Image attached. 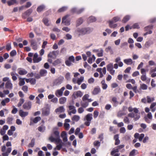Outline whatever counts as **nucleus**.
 I'll return each mask as SVG.
<instances>
[{"instance_id": "1", "label": "nucleus", "mask_w": 156, "mask_h": 156, "mask_svg": "<svg viewBox=\"0 0 156 156\" xmlns=\"http://www.w3.org/2000/svg\"><path fill=\"white\" fill-rule=\"evenodd\" d=\"M59 134L60 132L57 130V128H54L49 137V140L51 142H61V140L60 138Z\"/></svg>"}, {"instance_id": "2", "label": "nucleus", "mask_w": 156, "mask_h": 156, "mask_svg": "<svg viewBox=\"0 0 156 156\" xmlns=\"http://www.w3.org/2000/svg\"><path fill=\"white\" fill-rule=\"evenodd\" d=\"M128 111L130 112L133 111L134 112H131L128 114V116L131 118H133L135 121H136L139 119L140 117V113L138 109L136 108H133L130 106L128 108Z\"/></svg>"}, {"instance_id": "3", "label": "nucleus", "mask_w": 156, "mask_h": 156, "mask_svg": "<svg viewBox=\"0 0 156 156\" xmlns=\"http://www.w3.org/2000/svg\"><path fill=\"white\" fill-rule=\"evenodd\" d=\"M92 31V30L90 28H78L75 30V32L80 35L89 34Z\"/></svg>"}, {"instance_id": "4", "label": "nucleus", "mask_w": 156, "mask_h": 156, "mask_svg": "<svg viewBox=\"0 0 156 156\" xmlns=\"http://www.w3.org/2000/svg\"><path fill=\"white\" fill-rule=\"evenodd\" d=\"M2 151L3 152L2 155L3 156H8L9 154L11 152L12 150V148L11 147H8L6 149V146L5 145L2 147Z\"/></svg>"}, {"instance_id": "5", "label": "nucleus", "mask_w": 156, "mask_h": 156, "mask_svg": "<svg viewBox=\"0 0 156 156\" xmlns=\"http://www.w3.org/2000/svg\"><path fill=\"white\" fill-rule=\"evenodd\" d=\"M69 16V15H67L64 16L62 18V23L66 26H69L70 24L71 21V19Z\"/></svg>"}, {"instance_id": "6", "label": "nucleus", "mask_w": 156, "mask_h": 156, "mask_svg": "<svg viewBox=\"0 0 156 156\" xmlns=\"http://www.w3.org/2000/svg\"><path fill=\"white\" fill-rule=\"evenodd\" d=\"M64 78L62 76H60L55 79L53 82V84L54 86H57L61 84L63 82Z\"/></svg>"}, {"instance_id": "7", "label": "nucleus", "mask_w": 156, "mask_h": 156, "mask_svg": "<svg viewBox=\"0 0 156 156\" xmlns=\"http://www.w3.org/2000/svg\"><path fill=\"white\" fill-rule=\"evenodd\" d=\"M65 87H63L60 89L57 90L55 93V95L58 97L62 96L63 95V92L65 90Z\"/></svg>"}, {"instance_id": "8", "label": "nucleus", "mask_w": 156, "mask_h": 156, "mask_svg": "<svg viewBox=\"0 0 156 156\" xmlns=\"http://www.w3.org/2000/svg\"><path fill=\"white\" fill-rule=\"evenodd\" d=\"M74 61V58L73 56H70L68 60L65 61V64L66 65L68 66H70L72 64V62Z\"/></svg>"}, {"instance_id": "9", "label": "nucleus", "mask_w": 156, "mask_h": 156, "mask_svg": "<svg viewBox=\"0 0 156 156\" xmlns=\"http://www.w3.org/2000/svg\"><path fill=\"white\" fill-rule=\"evenodd\" d=\"M144 119L146 122L150 123L152 120L153 117L151 112H149L147 115L144 117Z\"/></svg>"}, {"instance_id": "10", "label": "nucleus", "mask_w": 156, "mask_h": 156, "mask_svg": "<svg viewBox=\"0 0 156 156\" xmlns=\"http://www.w3.org/2000/svg\"><path fill=\"white\" fill-rule=\"evenodd\" d=\"M42 60V57H38V55L37 53H35L34 55L33 61L34 63H38Z\"/></svg>"}, {"instance_id": "11", "label": "nucleus", "mask_w": 156, "mask_h": 156, "mask_svg": "<svg viewBox=\"0 0 156 156\" xmlns=\"http://www.w3.org/2000/svg\"><path fill=\"white\" fill-rule=\"evenodd\" d=\"M31 102L30 101L26 102L23 105V108L26 110H29L31 108Z\"/></svg>"}, {"instance_id": "12", "label": "nucleus", "mask_w": 156, "mask_h": 156, "mask_svg": "<svg viewBox=\"0 0 156 156\" xmlns=\"http://www.w3.org/2000/svg\"><path fill=\"white\" fill-rule=\"evenodd\" d=\"M83 95V94L82 92L80 90H78L74 93L73 94V97L75 98H76L78 97H81Z\"/></svg>"}, {"instance_id": "13", "label": "nucleus", "mask_w": 156, "mask_h": 156, "mask_svg": "<svg viewBox=\"0 0 156 156\" xmlns=\"http://www.w3.org/2000/svg\"><path fill=\"white\" fill-rule=\"evenodd\" d=\"M50 113V109L48 108H44L42 109V115L44 116H47Z\"/></svg>"}, {"instance_id": "14", "label": "nucleus", "mask_w": 156, "mask_h": 156, "mask_svg": "<svg viewBox=\"0 0 156 156\" xmlns=\"http://www.w3.org/2000/svg\"><path fill=\"white\" fill-rule=\"evenodd\" d=\"M61 136L64 142H65L67 141L68 139L67 136V134L65 131H62L61 133Z\"/></svg>"}, {"instance_id": "15", "label": "nucleus", "mask_w": 156, "mask_h": 156, "mask_svg": "<svg viewBox=\"0 0 156 156\" xmlns=\"http://www.w3.org/2000/svg\"><path fill=\"white\" fill-rule=\"evenodd\" d=\"M42 22L44 24L47 26H49L51 24L50 20L47 17L44 18L43 19Z\"/></svg>"}, {"instance_id": "16", "label": "nucleus", "mask_w": 156, "mask_h": 156, "mask_svg": "<svg viewBox=\"0 0 156 156\" xmlns=\"http://www.w3.org/2000/svg\"><path fill=\"white\" fill-rule=\"evenodd\" d=\"M5 86V88L9 90H11L12 88V84L11 81H9L8 82H6Z\"/></svg>"}, {"instance_id": "17", "label": "nucleus", "mask_w": 156, "mask_h": 156, "mask_svg": "<svg viewBox=\"0 0 156 156\" xmlns=\"http://www.w3.org/2000/svg\"><path fill=\"white\" fill-rule=\"evenodd\" d=\"M70 120L68 119H66L65 120L64 126L66 129L67 130H69L70 128V125L68 123L70 122Z\"/></svg>"}, {"instance_id": "18", "label": "nucleus", "mask_w": 156, "mask_h": 156, "mask_svg": "<svg viewBox=\"0 0 156 156\" xmlns=\"http://www.w3.org/2000/svg\"><path fill=\"white\" fill-rule=\"evenodd\" d=\"M55 143L57 144V146L54 149L55 150L56 149L58 150H60L62 146L63 143L62 142V140H61V142H55Z\"/></svg>"}, {"instance_id": "19", "label": "nucleus", "mask_w": 156, "mask_h": 156, "mask_svg": "<svg viewBox=\"0 0 156 156\" xmlns=\"http://www.w3.org/2000/svg\"><path fill=\"white\" fill-rule=\"evenodd\" d=\"M30 42L31 45L32 47L33 48L34 50H36L37 46L36 41L34 40H32L30 41Z\"/></svg>"}, {"instance_id": "20", "label": "nucleus", "mask_w": 156, "mask_h": 156, "mask_svg": "<svg viewBox=\"0 0 156 156\" xmlns=\"http://www.w3.org/2000/svg\"><path fill=\"white\" fill-rule=\"evenodd\" d=\"M109 26L112 28H115L117 26V24L116 23H114L112 20H110L108 22Z\"/></svg>"}, {"instance_id": "21", "label": "nucleus", "mask_w": 156, "mask_h": 156, "mask_svg": "<svg viewBox=\"0 0 156 156\" xmlns=\"http://www.w3.org/2000/svg\"><path fill=\"white\" fill-rule=\"evenodd\" d=\"M65 109L63 106H60L55 109V112L56 113H62L65 112Z\"/></svg>"}, {"instance_id": "22", "label": "nucleus", "mask_w": 156, "mask_h": 156, "mask_svg": "<svg viewBox=\"0 0 156 156\" xmlns=\"http://www.w3.org/2000/svg\"><path fill=\"white\" fill-rule=\"evenodd\" d=\"M89 95L88 94H85L82 97V100L83 101H88V102H91L93 100L91 98H88Z\"/></svg>"}, {"instance_id": "23", "label": "nucleus", "mask_w": 156, "mask_h": 156, "mask_svg": "<svg viewBox=\"0 0 156 156\" xmlns=\"http://www.w3.org/2000/svg\"><path fill=\"white\" fill-rule=\"evenodd\" d=\"M153 28V26L152 25H149L144 28V30L145 31H148L147 32L148 34H151L152 33V32L150 30L152 29Z\"/></svg>"}, {"instance_id": "24", "label": "nucleus", "mask_w": 156, "mask_h": 156, "mask_svg": "<svg viewBox=\"0 0 156 156\" xmlns=\"http://www.w3.org/2000/svg\"><path fill=\"white\" fill-rule=\"evenodd\" d=\"M100 91L101 89L99 87H97L94 88L92 93L94 95H97L100 93Z\"/></svg>"}, {"instance_id": "25", "label": "nucleus", "mask_w": 156, "mask_h": 156, "mask_svg": "<svg viewBox=\"0 0 156 156\" xmlns=\"http://www.w3.org/2000/svg\"><path fill=\"white\" fill-rule=\"evenodd\" d=\"M18 73L20 75H24L27 73V72L25 69L21 68L18 69Z\"/></svg>"}, {"instance_id": "26", "label": "nucleus", "mask_w": 156, "mask_h": 156, "mask_svg": "<svg viewBox=\"0 0 156 156\" xmlns=\"http://www.w3.org/2000/svg\"><path fill=\"white\" fill-rule=\"evenodd\" d=\"M28 114V112L23 111L22 110H20L19 111V115L22 118H24Z\"/></svg>"}, {"instance_id": "27", "label": "nucleus", "mask_w": 156, "mask_h": 156, "mask_svg": "<svg viewBox=\"0 0 156 156\" xmlns=\"http://www.w3.org/2000/svg\"><path fill=\"white\" fill-rule=\"evenodd\" d=\"M84 9L83 8H82L80 9L77 10L76 8H74L72 9L71 11L73 12H75L78 14H80L84 10Z\"/></svg>"}, {"instance_id": "28", "label": "nucleus", "mask_w": 156, "mask_h": 156, "mask_svg": "<svg viewBox=\"0 0 156 156\" xmlns=\"http://www.w3.org/2000/svg\"><path fill=\"white\" fill-rule=\"evenodd\" d=\"M112 101L113 103V106L114 107H116L119 103L117 101V98L115 97H113L112 99Z\"/></svg>"}, {"instance_id": "29", "label": "nucleus", "mask_w": 156, "mask_h": 156, "mask_svg": "<svg viewBox=\"0 0 156 156\" xmlns=\"http://www.w3.org/2000/svg\"><path fill=\"white\" fill-rule=\"evenodd\" d=\"M89 102H88V101H83L82 100L80 102L81 105L83 107L86 108L88 106Z\"/></svg>"}, {"instance_id": "30", "label": "nucleus", "mask_w": 156, "mask_h": 156, "mask_svg": "<svg viewBox=\"0 0 156 156\" xmlns=\"http://www.w3.org/2000/svg\"><path fill=\"white\" fill-rule=\"evenodd\" d=\"M92 115L91 114H87L84 118V120H86L87 121H91L92 119Z\"/></svg>"}, {"instance_id": "31", "label": "nucleus", "mask_w": 156, "mask_h": 156, "mask_svg": "<svg viewBox=\"0 0 156 156\" xmlns=\"http://www.w3.org/2000/svg\"><path fill=\"white\" fill-rule=\"evenodd\" d=\"M156 106V101L152 103L150 106V108L151 109L152 112H154L156 110V108L154 107Z\"/></svg>"}, {"instance_id": "32", "label": "nucleus", "mask_w": 156, "mask_h": 156, "mask_svg": "<svg viewBox=\"0 0 156 156\" xmlns=\"http://www.w3.org/2000/svg\"><path fill=\"white\" fill-rule=\"evenodd\" d=\"M124 62L127 65H131L132 64L133 61L131 58H128L124 59Z\"/></svg>"}, {"instance_id": "33", "label": "nucleus", "mask_w": 156, "mask_h": 156, "mask_svg": "<svg viewBox=\"0 0 156 156\" xmlns=\"http://www.w3.org/2000/svg\"><path fill=\"white\" fill-rule=\"evenodd\" d=\"M114 139L115 140V144L118 145L119 144L120 141L119 140V135L118 134H116L114 136Z\"/></svg>"}, {"instance_id": "34", "label": "nucleus", "mask_w": 156, "mask_h": 156, "mask_svg": "<svg viewBox=\"0 0 156 156\" xmlns=\"http://www.w3.org/2000/svg\"><path fill=\"white\" fill-rule=\"evenodd\" d=\"M67 98L65 97H62L59 100V103L60 104H63L66 101Z\"/></svg>"}, {"instance_id": "35", "label": "nucleus", "mask_w": 156, "mask_h": 156, "mask_svg": "<svg viewBox=\"0 0 156 156\" xmlns=\"http://www.w3.org/2000/svg\"><path fill=\"white\" fill-rule=\"evenodd\" d=\"M96 58L94 55H92V56L89 57L87 60L88 62L90 64H91L95 60Z\"/></svg>"}, {"instance_id": "36", "label": "nucleus", "mask_w": 156, "mask_h": 156, "mask_svg": "<svg viewBox=\"0 0 156 156\" xmlns=\"http://www.w3.org/2000/svg\"><path fill=\"white\" fill-rule=\"evenodd\" d=\"M147 86L144 83H141L140 85V89L143 90H145L147 89Z\"/></svg>"}, {"instance_id": "37", "label": "nucleus", "mask_w": 156, "mask_h": 156, "mask_svg": "<svg viewBox=\"0 0 156 156\" xmlns=\"http://www.w3.org/2000/svg\"><path fill=\"white\" fill-rule=\"evenodd\" d=\"M102 86V87L103 90L106 89L108 87L107 85L105 83V81L104 80H103L101 82Z\"/></svg>"}, {"instance_id": "38", "label": "nucleus", "mask_w": 156, "mask_h": 156, "mask_svg": "<svg viewBox=\"0 0 156 156\" xmlns=\"http://www.w3.org/2000/svg\"><path fill=\"white\" fill-rule=\"evenodd\" d=\"M10 74L12 76V79L13 81H15L17 79V77L16 76L18 75L17 74L14 72H12Z\"/></svg>"}, {"instance_id": "39", "label": "nucleus", "mask_w": 156, "mask_h": 156, "mask_svg": "<svg viewBox=\"0 0 156 156\" xmlns=\"http://www.w3.org/2000/svg\"><path fill=\"white\" fill-rule=\"evenodd\" d=\"M45 8V6L44 5H41L38 6L37 9V11L38 12H41L43 11Z\"/></svg>"}, {"instance_id": "40", "label": "nucleus", "mask_w": 156, "mask_h": 156, "mask_svg": "<svg viewBox=\"0 0 156 156\" xmlns=\"http://www.w3.org/2000/svg\"><path fill=\"white\" fill-rule=\"evenodd\" d=\"M80 116L78 115H75L72 118V120L73 121L76 122L80 120Z\"/></svg>"}, {"instance_id": "41", "label": "nucleus", "mask_w": 156, "mask_h": 156, "mask_svg": "<svg viewBox=\"0 0 156 156\" xmlns=\"http://www.w3.org/2000/svg\"><path fill=\"white\" fill-rule=\"evenodd\" d=\"M47 73V71L44 69L41 70L40 72V75L41 76H45L46 75Z\"/></svg>"}, {"instance_id": "42", "label": "nucleus", "mask_w": 156, "mask_h": 156, "mask_svg": "<svg viewBox=\"0 0 156 156\" xmlns=\"http://www.w3.org/2000/svg\"><path fill=\"white\" fill-rule=\"evenodd\" d=\"M84 77L83 76H81L80 78H78L77 80V83L78 85H80L83 81Z\"/></svg>"}, {"instance_id": "43", "label": "nucleus", "mask_w": 156, "mask_h": 156, "mask_svg": "<svg viewBox=\"0 0 156 156\" xmlns=\"http://www.w3.org/2000/svg\"><path fill=\"white\" fill-rule=\"evenodd\" d=\"M10 101V99L8 98H7L3 100L1 102V104L3 106H5L6 104L9 102Z\"/></svg>"}, {"instance_id": "44", "label": "nucleus", "mask_w": 156, "mask_h": 156, "mask_svg": "<svg viewBox=\"0 0 156 156\" xmlns=\"http://www.w3.org/2000/svg\"><path fill=\"white\" fill-rule=\"evenodd\" d=\"M83 22V19L82 18H80L78 19L76 21V26L78 27L81 25Z\"/></svg>"}, {"instance_id": "45", "label": "nucleus", "mask_w": 156, "mask_h": 156, "mask_svg": "<svg viewBox=\"0 0 156 156\" xmlns=\"http://www.w3.org/2000/svg\"><path fill=\"white\" fill-rule=\"evenodd\" d=\"M46 129L45 126L44 125H41L38 128V129L40 132H43Z\"/></svg>"}, {"instance_id": "46", "label": "nucleus", "mask_w": 156, "mask_h": 156, "mask_svg": "<svg viewBox=\"0 0 156 156\" xmlns=\"http://www.w3.org/2000/svg\"><path fill=\"white\" fill-rule=\"evenodd\" d=\"M107 70L108 71L113 69V64L112 63H110L107 66Z\"/></svg>"}, {"instance_id": "47", "label": "nucleus", "mask_w": 156, "mask_h": 156, "mask_svg": "<svg viewBox=\"0 0 156 156\" xmlns=\"http://www.w3.org/2000/svg\"><path fill=\"white\" fill-rule=\"evenodd\" d=\"M61 62V60L60 59H58L52 63V64L54 66H56L60 64Z\"/></svg>"}, {"instance_id": "48", "label": "nucleus", "mask_w": 156, "mask_h": 156, "mask_svg": "<svg viewBox=\"0 0 156 156\" xmlns=\"http://www.w3.org/2000/svg\"><path fill=\"white\" fill-rule=\"evenodd\" d=\"M103 50L102 48H100L98 51L97 55L98 57H102L103 56Z\"/></svg>"}, {"instance_id": "49", "label": "nucleus", "mask_w": 156, "mask_h": 156, "mask_svg": "<svg viewBox=\"0 0 156 156\" xmlns=\"http://www.w3.org/2000/svg\"><path fill=\"white\" fill-rule=\"evenodd\" d=\"M130 18V16L128 15L126 16L123 18V20H122V22L123 23H126L129 20Z\"/></svg>"}, {"instance_id": "50", "label": "nucleus", "mask_w": 156, "mask_h": 156, "mask_svg": "<svg viewBox=\"0 0 156 156\" xmlns=\"http://www.w3.org/2000/svg\"><path fill=\"white\" fill-rule=\"evenodd\" d=\"M153 43L151 41H147L145 44L144 46L146 48H148Z\"/></svg>"}, {"instance_id": "51", "label": "nucleus", "mask_w": 156, "mask_h": 156, "mask_svg": "<svg viewBox=\"0 0 156 156\" xmlns=\"http://www.w3.org/2000/svg\"><path fill=\"white\" fill-rule=\"evenodd\" d=\"M120 17L119 16H116L113 17L112 20L113 21L114 23H115L119 21H120Z\"/></svg>"}, {"instance_id": "52", "label": "nucleus", "mask_w": 156, "mask_h": 156, "mask_svg": "<svg viewBox=\"0 0 156 156\" xmlns=\"http://www.w3.org/2000/svg\"><path fill=\"white\" fill-rule=\"evenodd\" d=\"M147 102L148 103L154 101L155 100L154 98H150L149 96H147Z\"/></svg>"}, {"instance_id": "53", "label": "nucleus", "mask_w": 156, "mask_h": 156, "mask_svg": "<svg viewBox=\"0 0 156 156\" xmlns=\"http://www.w3.org/2000/svg\"><path fill=\"white\" fill-rule=\"evenodd\" d=\"M41 119V117L37 116L33 120V122L35 123H37Z\"/></svg>"}, {"instance_id": "54", "label": "nucleus", "mask_w": 156, "mask_h": 156, "mask_svg": "<svg viewBox=\"0 0 156 156\" xmlns=\"http://www.w3.org/2000/svg\"><path fill=\"white\" fill-rule=\"evenodd\" d=\"M35 140L34 139L32 140L31 142L28 144V147H32L34 145Z\"/></svg>"}, {"instance_id": "55", "label": "nucleus", "mask_w": 156, "mask_h": 156, "mask_svg": "<svg viewBox=\"0 0 156 156\" xmlns=\"http://www.w3.org/2000/svg\"><path fill=\"white\" fill-rule=\"evenodd\" d=\"M88 21L91 23L95 22L96 20V19L95 17L91 16L88 18Z\"/></svg>"}, {"instance_id": "56", "label": "nucleus", "mask_w": 156, "mask_h": 156, "mask_svg": "<svg viewBox=\"0 0 156 156\" xmlns=\"http://www.w3.org/2000/svg\"><path fill=\"white\" fill-rule=\"evenodd\" d=\"M101 70L102 68H98L97 69V71L100 73L99 77L100 78H102L104 76L103 74L102 73Z\"/></svg>"}, {"instance_id": "57", "label": "nucleus", "mask_w": 156, "mask_h": 156, "mask_svg": "<svg viewBox=\"0 0 156 156\" xmlns=\"http://www.w3.org/2000/svg\"><path fill=\"white\" fill-rule=\"evenodd\" d=\"M140 27H139V24L138 23H134L132 27L130 28V29H131L133 28V29H138L140 28Z\"/></svg>"}, {"instance_id": "58", "label": "nucleus", "mask_w": 156, "mask_h": 156, "mask_svg": "<svg viewBox=\"0 0 156 156\" xmlns=\"http://www.w3.org/2000/svg\"><path fill=\"white\" fill-rule=\"evenodd\" d=\"M25 78L23 79H20V80L19 82V84L20 86H22L24 85L25 84V82L24 81V80Z\"/></svg>"}, {"instance_id": "59", "label": "nucleus", "mask_w": 156, "mask_h": 156, "mask_svg": "<svg viewBox=\"0 0 156 156\" xmlns=\"http://www.w3.org/2000/svg\"><path fill=\"white\" fill-rule=\"evenodd\" d=\"M68 9V7L67 6H63L61 8L59 9L58 10V12H62Z\"/></svg>"}, {"instance_id": "60", "label": "nucleus", "mask_w": 156, "mask_h": 156, "mask_svg": "<svg viewBox=\"0 0 156 156\" xmlns=\"http://www.w3.org/2000/svg\"><path fill=\"white\" fill-rule=\"evenodd\" d=\"M8 4L9 5H11L16 3V0H10L7 2Z\"/></svg>"}, {"instance_id": "61", "label": "nucleus", "mask_w": 156, "mask_h": 156, "mask_svg": "<svg viewBox=\"0 0 156 156\" xmlns=\"http://www.w3.org/2000/svg\"><path fill=\"white\" fill-rule=\"evenodd\" d=\"M137 152V151L135 149L133 150L130 153L129 156H134L136 153Z\"/></svg>"}, {"instance_id": "62", "label": "nucleus", "mask_w": 156, "mask_h": 156, "mask_svg": "<svg viewBox=\"0 0 156 156\" xmlns=\"http://www.w3.org/2000/svg\"><path fill=\"white\" fill-rule=\"evenodd\" d=\"M119 152V148L117 147L116 148L114 149L111 152L112 155H113L116 152Z\"/></svg>"}, {"instance_id": "63", "label": "nucleus", "mask_w": 156, "mask_h": 156, "mask_svg": "<svg viewBox=\"0 0 156 156\" xmlns=\"http://www.w3.org/2000/svg\"><path fill=\"white\" fill-rule=\"evenodd\" d=\"M141 80L143 81H145L147 80L146 74H142L140 77Z\"/></svg>"}, {"instance_id": "64", "label": "nucleus", "mask_w": 156, "mask_h": 156, "mask_svg": "<svg viewBox=\"0 0 156 156\" xmlns=\"http://www.w3.org/2000/svg\"><path fill=\"white\" fill-rule=\"evenodd\" d=\"M6 49L9 51L11 49V43H8L6 46Z\"/></svg>"}]
</instances>
